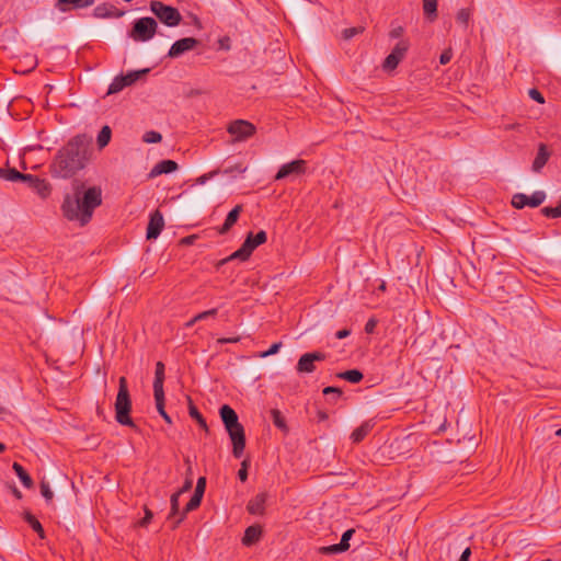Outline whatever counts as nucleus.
I'll use <instances>...</instances> for the list:
<instances>
[{"label": "nucleus", "instance_id": "nucleus-2", "mask_svg": "<svg viewBox=\"0 0 561 561\" xmlns=\"http://www.w3.org/2000/svg\"><path fill=\"white\" fill-rule=\"evenodd\" d=\"M81 188L78 185L72 194H66L60 208L66 219L85 226L92 219L95 208L102 204V190L92 186L82 193Z\"/></svg>", "mask_w": 561, "mask_h": 561}, {"label": "nucleus", "instance_id": "nucleus-36", "mask_svg": "<svg viewBox=\"0 0 561 561\" xmlns=\"http://www.w3.org/2000/svg\"><path fill=\"white\" fill-rule=\"evenodd\" d=\"M346 551L345 548L339 542L331 546H324L319 549L322 554H336Z\"/></svg>", "mask_w": 561, "mask_h": 561}, {"label": "nucleus", "instance_id": "nucleus-39", "mask_svg": "<svg viewBox=\"0 0 561 561\" xmlns=\"http://www.w3.org/2000/svg\"><path fill=\"white\" fill-rule=\"evenodd\" d=\"M271 415H272V420H273V423L276 427L278 428H286V423H285V419L284 416L282 415L280 411L277 410V409H273L271 411Z\"/></svg>", "mask_w": 561, "mask_h": 561}, {"label": "nucleus", "instance_id": "nucleus-23", "mask_svg": "<svg viewBox=\"0 0 561 561\" xmlns=\"http://www.w3.org/2000/svg\"><path fill=\"white\" fill-rule=\"evenodd\" d=\"M0 178L4 179L7 181H11V182H16V181L26 182L27 181V174L21 173L16 169H1L0 168Z\"/></svg>", "mask_w": 561, "mask_h": 561}, {"label": "nucleus", "instance_id": "nucleus-64", "mask_svg": "<svg viewBox=\"0 0 561 561\" xmlns=\"http://www.w3.org/2000/svg\"><path fill=\"white\" fill-rule=\"evenodd\" d=\"M5 450V446L0 442V454Z\"/></svg>", "mask_w": 561, "mask_h": 561}, {"label": "nucleus", "instance_id": "nucleus-56", "mask_svg": "<svg viewBox=\"0 0 561 561\" xmlns=\"http://www.w3.org/2000/svg\"><path fill=\"white\" fill-rule=\"evenodd\" d=\"M240 341V336H233V337H220L218 339L219 344H227V343H238Z\"/></svg>", "mask_w": 561, "mask_h": 561}, {"label": "nucleus", "instance_id": "nucleus-44", "mask_svg": "<svg viewBox=\"0 0 561 561\" xmlns=\"http://www.w3.org/2000/svg\"><path fill=\"white\" fill-rule=\"evenodd\" d=\"M355 530L354 529H347L341 538L340 543L345 548V550H348L350 548V540L353 537Z\"/></svg>", "mask_w": 561, "mask_h": 561}, {"label": "nucleus", "instance_id": "nucleus-35", "mask_svg": "<svg viewBox=\"0 0 561 561\" xmlns=\"http://www.w3.org/2000/svg\"><path fill=\"white\" fill-rule=\"evenodd\" d=\"M399 64H400V60L398 58H396L394 55L389 54L382 62V69L385 71L390 72V71H393L398 67Z\"/></svg>", "mask_w": 561, "mask_h": 561}, {"label": "nucleus", "instance_id": "nucleus-25", "mask_svg": "<svg viewBox=\"0 0 561 561\" xmlns=\"http://www.w3.org/2000/svg\"><path fill=\"white\" fill-rule=\"evenodd\" d=\"M203 496H199L197 494H193L188 503L185 505L183 513L181 516L174 522V527H176L185 517V515L194 510H196L202 502Z\"/></svg>", "mask_w": 561, "mask_h": 561}, {"label": "nucleus", "instance_id": "nucleus-28", "mask_svg": "<svg viewBox=\"0 0 561 561\" xmlns=\"http://www.w3.org/2000/svg\"><path fill=\"white\" fill-rule=\"evenodd\" d=\"M153 396L158 413L163 417V420L168 424H172V420L164 409V393H154Z\"/></svg>", "mask_w": 561, "mask_h": 561}, {"label": "nucleus", "instance_id": "nucleus-62", "mask_svg": "<svg viewBox=\"0 0 561 561\" xmlns=\"http://www.w3.org/2000/svg\"><path fill=\"white\" fill-rule=\"evenodd\" d=\"M13 494L16 499H21L22 497V493L20 490H18L15 486L13 488Z\"/></svg>", "mask_w": 561, "mask_h": 561}, {"label": "nucleus", "instance_id": "nucleus-10", "mask_svg": "<svg viewBox=\"0 0 561 561\" xmlns=\"http://www.w3.org/2000/svg\"><path fill=\"white\" fill-rule=\"evenodd\" d=\"M307 171V161L297 159L283 164L275 175V181H280L289 176H299Z\"/></svg>", "mask_w": 561, "mask_h": 561}, {"label": "nucleus", "instance_id": "nucleus-20", "mask_svg": "<svg viewBox=\"0 0 561 561\" xmlns=\"http://www.w3.org/2000/svg\"><path fill=\"white\" fill-rule=\"evenodd\" d=\"M242 211V206L241 205H237L233 209H231L226 219H225V222L224 225L219 228L218 232L220 234H225L227 233L231 227L238 221V218L240 216V213Z\"/></svg>", "mask_w": 561, "mask_h": 561}, {"label": "nucleus", "instance_id": "nucleus-18", "mask_svg": "<svg viewBox=\"0 0 561 561\" xmlns=\"http://www.w3.org/2000/svg\"><path fill=\"white\" fill-rule=\"evenodd\" d=\"M179 165L173 160H161L150 171L149 178H156L178 170Z\"/></svg>", "mask_w": 561, "mask_h": 561}, {"label": "nucleus", "instance_id": "nucleus-42", "mask_svg": "<svg viewBox=\"0 0 561 561\" xmlns=\"http://www.w3.org/2000/svg\"><path fill=\"white\" fill-rule=\"evenodd\" d=\"M39 489H41V494L43 495V497L47 501V502H50L54 497V493L50 489V485L47 481L45 480H42L41 481V484H39Z\"/></svg>", "mask_w": 561, "mask_h": 561}, {"label": "nucleus", "instance_id": "nucleus-11", "mask_svg": "<svg viewBox=\"0 0 561 561\" xmlns=\"http://www.w3.org/2000/svg\"><path fill=\"white\" fill-rule=\"evenodd\" d=\"M327 355L322 352L305 353L300 356L296 369L299 374H311L316 370V362H323Z\"/></svg>", "mask_w": 561, "mask_h": 561}, {"label": "nucleus", "instance_id": "nucleus-7", "mask_svg": "<svg viewBox=\"0 0 561 561\" xmlns=\"http://www.w3.org/2000/svg\"><path fill=\"white\" fill-rule=\"evenodd\" d=\"M150 11L159 19L161 23L169 27L178 26L182 21V15L176 8L167 5L158 0L150 2Z\"/></svg>", "mask_w": 561, "mask_h": 561}, {"label": "nucleus", "instance_id": "nucleus-12", "mask_svg": "<svg viewBox=\"0 0 561 561\" xmlns=\"http://www.w3.org/2000/svg\"><path fill=\"white\" fill-rule=\"evenodd\" d=\"M198 41L194 37H184L175 43L169 49L168 56L170 58H178L186 51L194 49L198 45Z\"/></svg>", "mask_w": 561, "mask_h": 561}, {"label": "nucleus", "instance_id": "nucleus-4", "mask_svg": "<svg viewBox=\"0 0 561 561\" xmlns=\"http://www.w3.org/2000/svg\"><path fill=\"white\" fill-rule=\"evenodd\" d=\"M131 399L128 390L127 379L122 376L118 379V392L115 400V419L121 425L135 427L130 417Z\"/></svg>", "mask_w": 561, "mask_h": 561}, {"label": "nucleus", "instance_id": "nucleus-61", "mask_svg": "<svg viewBox=\"0 0 561 561\" xmlns=\"http://www.w3.org/2000/svg\"><path fill=\"white\" fill-rule=\"evenodd\" d=\"M197 321H199L198 319H196V316L193 317L190 321L186 322L185 327L186 328H191L193 327Z\"/></svg>", "mask_w": 561, "mask_h": 561}, {"label": "nucleus", "instance_id": "nucleus-13", "mask_svg": "<svg viewBox=\"0 0 561 561\" xmlns=\"http://www.w3.org/2000/svg\"><path fill=\"white\" fill-rule=\"evenodd\" d=\"M25 183L42 198H46L51 192L50 184L45 179L37 175L27 174V181Z\"/></svg>", "mask_w": 561, "mask_h": 561}, {"label": "nucleus", "instance_id": "nucleus-27", "mask_svg": "<svg viewBox=\"0 0 561 561\" xmlns=\"http://www.w3.org/2000/svg\"><path fill=\"white\" fill-rule=\"evenodd\" d=\"M188 414L192 419H194L198 425L205 430L206 432H208V426H207V423H206V420L204 419V416L201 414V412L198 411V409L196 408V405L192 402L191 399H188Z\"/></svg>", "mask_w": 561, "mask_h": 561}, {"label": "nucleus", "instance_id": "nucleus-17", "mask_svg": "<svg viewBox=\"0 0 561 561\" xmlns=\"http://www.w3.org/2000/svg\"><path fill=\"white\" fill-rule=\"evenodd\" d=\"M550 151L545 144H539L537 154L533 162V171L539 173L550 158Z\"/></svg>", "mask_w": 561, "mask_h": 561}, {"label": "nucleus", "instance_id": "nucleus-19", "mask_svg": "<svg viewBox=\"0 0 561 561\" xmlns=\"http://www.w3.org/2000/svg\"><path fill=\"white\" fill-rule=\"evenodd\" d=\"M375 424L374 420L363 422L351 435L353 443H360L373 431Z\"/></svg>", "mask_w": 561, "mask_h": 561}, {"label": "nucleus", "instance_id": "nucleus-55", "mask_svg": "<svg viewBox=\"0 0 561 561\" xmlns=\"http://www.w3.org/2000/svg\"><path fill=\"white\" fill-rule=\"evenodd\" d=\"M193 486V481L191 478H187L185 481H184V484L183 486L178 491V492H181V494L185 493V492H188Z\"/></svg>", "mask_w": 561, "mask_h": 561}, {"label": "nucleus", "instance_id": "nucleus-1", "mask_svg": "<svg viewBox=\"0 0 561 561\" xmlns=\"http://www.w3.org/2000/svg\"><path fill=\"white\" fill-rule=\"evenodd\" d=\"M90 139L85 135L71 138L56 154L50 164L55 178L68 179L82 170L89 159Z\"/></svg>", "mask_w": 561, "mask_h": 561}, {"label": "nucleus", "instance_id": "nucleus-31", "mask_svg": "<svg viewBox=\"0 0 561 561\" xmlns=\"http://www.w3.org/2000/svg\"><path fill=\"white\" fill-rule=\"evenodd\" d=\"M339 378L345 379L351 383H358L364 378L363 373L358 369H350L337 375Z\"/></svg>", "mask_w": 561, "mask_h": 561}, {"label": "nucleus", "instance_id": "nucleus-26", "mask_svg": "<svg viewBox=\"0 0 561 561\" xmlns=\"http://www.w3.org/2000/svg\"><path fill=\"white\" fill-rule=\"evenodd\" d=\"M423 11L431 22L437 19V0H423Z\"/></svg>", "mask_w": 561, "mask_h": 561}, {"label": "nucleus", "instance_id": "nucleus-48", "mask_svg": "<svg viewBox=\"0 0 561 561\" xmlns=\"http://www.w3.org/2000/svg\"><path fill=\"white\" fill-rule=\"evenodd\" d=\"M248 466H249V461L243 460L241 462V468L238 471V477H239L240 481H242V482L247 481V479H248Z\"/></svg>", "mask_w": 561, "mask_h": 561}, {"label": "nucleus", "instance_id": "nucleus-9", "mask_svg": "<svg viewBox=\"0 0 561 561\" xmlns=\"http://www.w3.org/2000/svg\"><path fill=\"white\" fill-rule=\"evenodd\" d=\"M148 72V69L140 71H130L126 76H117L113 79L107 89V94H115L124 90L126 87L134 84L141 75Z\"/></svg>", "mask_w": 561, "mask_h": 561}, {"label": "nucleus", "instance_id": "nucleus-30", "mask_svg": "<svg viewBox=\"0 0 561 561\" xmlns=\"http://www.w3.org/2000/svg\"><path fill=\"white\" fill-rule=\"evenodd\" d=\"M24 519L32 527V529L38 534L41 538L45 537L44 528L34 515H32L30 512H26L24 514Z\"/></svg>", "mask_w": 561, "mask_h": 561}, {"label": "nucleus", "instance_id": "nucleus-6", "mask_svg": "<svg viewBox=\"0 0 561 561\" xmlns=\"http://www.w3.org/2000/svg\"><path fill=\"white\" fill-rule=\"evenodd\" d=\"M158 23L153 18L145 16L134 21L129 36L135 42H148L157 33Z\"/></svg>", "mask_w": 561, "mask_h": 561}, {"label": "nucleus", "instance_id": "nucleus-15", "mask_svg": "<svg viewBox=\"0 0 561 561\" xmlns=\"http://www.w3.org/2000/svg\"><path fill=\"white\" fill-rule=\"evenodd\" d=\"M124 11L118 9L116 5L112 3H101L96 5L93 10V15L98 19H107V18H121L124 15Z\"/></svg>", "mask_w": 561, "mask_h": 561}, {"label": "nucleus", "instance_id": "nucleus-37", "mask_svg": "<svg viewBox=\"0 0 561 561\" xmlns=\"http://www.w3.org/2000/svg\"><path fill=\"white\" fill-rule=\"evenodd\" d=\"M181 496V492H175L171 495V511H170V514L168 516L169 519H172L174 518L178 514H179V499Z\"/></svg>", "mask_w": 561, "mask_h": 561}, {"label": "nucleus", "instance_id": "nucleus-46", "mask_svg": "<svg viewBox=\"0 0 561 561\" xmlns=\"http://www.w3.org/2000/svg\"><path fill=\"white\" fill-rule=\"evenodd\" d=\"M205 488H206V478L205 477L198 478L194 494L203 496L204 492H205Z\"/></svg>", "mask_w": 561, "mask_h": 561}, {"label": "nucleus", "instance_id": "nucleus-47", "mask_svg": "<svg viewBox=\"0 0 561 561\" xmlns=\"http://www.w3.org/2000/svg\"><path fill=\"white\" fill-rule=\"evenodd\" d=\"M152 517H153L152 512L147 506H145V516L142 519L139 520L138 525L140 527H147L149 525V523L151 522Z\"/></svg>", "mask_w": 561, "mask_h": 561}, {"label": "nucleus", "instance_id": "nucleus-3", "mask_svg": "<svg viewBox=\"0 0 561 561\" xmlns=\"http://www.w3.org/2000/svg\"><path fill=\"white\" fill-rule=\"evenodd\" d=\"M221 421L232 443V454L236 458L243 455L245 448V433L243 425L239 422L238 414L228 404L219 409Z\"/></svg>", "mask_w": 561, "mask_h": 561}, {"label": "nucleus", "instance_id": "nucleus-34", "mask_svg": "<svg viewBox=\"0 0 561 561\" xmlns=\"http://www.w3.org/2000/svg\"><path fill=\"white\" fill-rule=\"evenodd\" d=\"M408 49H409V43L407 41H400L393 47V49L390 53V55H394V57L398 58L401 61L404 58Z\"/></svg>", "mask_w": 561, "mask_h": 561}, {"label": "nucleus", "instance_id": "nucleus-52", "mask_svg": "<svg viewBox=\"0 0 561 561\" xmlns=\"http://www.w3.org/2000/svg\"><path fill=\"white\" fill-rule=\"evenodd\" d=\"M377 323H378V321H377L375 318H370V319L366 322V324H365V332H366L367 334H371V333H374V331H375V329H376V327H377Z\"/></svg>", "mask_w": 561, "mask_h": 561}, {"label": "nucleus", "instance_id": "nucleus-32", "mask_svg": "<svg viewBox=\"0 0 561 561\" xmlns=\"http://www.w3.org/2000/svg\"><path fill=\"white\" fill-rule=\"evenodd\" d=\"M111 136H112V130H111L110 126H107V125L103 126L98 135V138H96V144L100 149H103L104 147H106L108 145V142L111 140Z\"/></svg>", "mask_w": 561, "mask_h": 561}, {"label": "nucleus", "instance_id": "nucleus-38", "mask_svg": "<svg viewBox=\"0 0 561 561\" xmlns=\"http://www.w3.org/2000/svg\"><path fill=\"white\" fill-rule=\"evenodd\" d=\"M527 203L528 202H527V195L526 194L517 193V194L513 195V197H512V205L516 209L524 208L525 206H527Z\"/></svg>", "mask_w": 561, "mask_h": 561}, {"label": "nucleus", "instance_id": "nucleus-41", "mask_svg": "<svg viewBox=\"0 0 561 561\" xmlns=\"http://www.w3.org/2000/svg\"><path fill=\"white\" fill-rule=\"evenodd\" d=\"M162 139V136L160 133L154 130L146 131L142 136V140L147 144H157L160 142Z\"/></svg>", "mask_w": 561, "mask_h": 561}, {"label": "nucleus", "instance_id": "nucleus-45", "mask_svg": "<svg viewBox=\"0 0 561 561\" xmlns=\"http://www.w3.org/2000/svg\"><path fill=\"white\" fill-rule=\"evenodd\" d=\"M364 31L363 27H350V28H345L343 31V37L345 39H351L352 37H354L355 35H358L360 34L362 32Z\"/></svg>", "mask_w": 561, "mask_h": 561}, {"label": "nucleus", "instance_id": "nucleus-16", "mask_svg": "<svg viewBox=\"0 0 561 561\" xmlns=\"http://www.w3.org/2000/svg\"><path fill=\"white\" fill-rule=\"evenodd\" d=\"M267 493L262 492L251 499L247 505V510L251 515H263L265 511V503Z\"/></svg>", "mask_w": 561, "mask_h": 561}, {"label": "nucleus", "instance_id": "nucleus-59", "mask_svg": "<svg viewBox=\"0 0 561 561\" xmlns=\"http://www.w3.org/2000/svg\"><path fill=\"white\" fill-rule=\"evenodd\" d=\"M470 556H471V550H470V548H466V549L463 550V552L461 553V556H460V558H459V560H458V561H469Z\"/></svg>", "mask_w": 561, "mask_h": 561}, {"label": "nucleus", "instance_id": "nucleus-53", "mask_svg": "<svg viewBox=\"0 0 561 561\" xmlns=\"http://www.w3.org/2000/svg\"><path fill=\"white\" fill-rule=\"evenodd\" d=\"M323 394H335L336 399H339L342 396V390L340 388L329 386L323 389Z\"/></svg>", "mask_w": 561, "mask_h": 561}, {"label": "nucleus", "instance_id": "nucleus-58", "mask_svg": "<svg viewBox=\"0 0 561 561\" xmlns=\"http://www.w3.org/2000/svg\"><path fill=\"white\" fill-rule=\"evenodd\" d=\"M351 334V331L347 329L340 330L335 333V337L339 340L345 339Z\"/></svg>", "mask_w": 561, "mask_h": 561}, {"label": "nucleus", "instance_id": "nucleus-29", "mask_svg": "<svg viewBox=\"0 0 561 561\" xmlns=\"http://www.w3.org/2000/svg\"><path fill=\"white\" fill-rule=\"evenodd\" d=\"M94 3V0H60V11H67L69 5L75 8H88Z\"/></svg>", "mask_w": 561, "mask_h": 561}, {"label": "nucleus", "instance_id": "nucleus-63", "mask_svg": "<svg viewBox=\"0 0 561 561\" xmlns=\"http://www.w3.org/2000/svg\"><path fill=\"white\" fill-rule=\"evenodd\" d=\"M193 238H194L193 236H192V237H187V238H185L183 241H184L185 243H192Z\"/></svg>", "mask_w": 561, "mask_h": 561}, {"label": "nucleus", "instance_id": "nucleus-49", "mask_svg": "<svg viewBox=\"0 0 561 561\" xmlns=\"http://www.w3.org/2000/svg\"><path fill=\"white\" fill-rule=\"evenodd\" d=\"M280 347H282V342L273 343L267 351H265L261 354V357H268L271 355H274L280 350Z\"/></svg>", "mask_w": 561, "mask_h": 561}, {"label": "nucleus", "instance_id": "nucleus-51", "mask_svg": "<svg viewBox=\"0 0 561 561\" xmlns=\"http://www.w3.org/2000/svg\"><path fill=\"white\" fill-rule=\"evenodd\" d=\"M218 312V309L217 308H213V309H209V310H206V311H203V312H199L196 314V319H198L199 321L201 320H205L209 317H215Z\"/></svg>", "mask_w": 561, "mask_h": 561}, {"label": "nucleus", "instance_id": "nucleus-40", "mask_svg": "<svg viewBox=\"0 0 561 561\" xmlns=\"http://www.w3.org/2000/svg\"><path fill=\"white\" fill-rule=\"evenodd\" d=\"M543 216L548 218H560L561 217V203L556 207H543L541 209Z\"/></svg>", "mask_w": 561, "mask_h": 561}, {"label": "nucleus", "instance_id": "nucleus-60", "mask_svg": "<svg viewBox=\"0 0 561 561\" xmlns=\"http://www.w3.org/2000/svg\"><path fill=\"white\" fill-rule=\"evenodd\" d=\"M211 175H213V173H210V174H204V175H202V176L198 179V182H199L201 184H204V183H205V182H206V181H207Z\"/></svg>", "mask_w": 561, "mask_h": 561}, {"label": "nucleus", "instance_id": "nucleus-50", "mask_svg": "<svg viewBox=\"0 0 561 561\" xmlns=\"http://www.w3.org/2000/svg\"><path fill=\"white\" fill-rule=\"evenodd\" d=\"M528 94H529V96H530L534 101H536V102H538V103H540V104H543V103H545V98H543L542 93H541L539 90H537V89H530V90H529V92H528Z\"/></svg>", "mask_w": 561, "mask_h": 561}, {"label": "nucleus", "instance_id": "nucleus-57", "mask_svg": "<svg viewBox=\"0 0 561 561\" xmlns=\"http://www.w3.org/2000/svg\"><path fill=\"white\" fill-rule=\"evenodd\" d=\"M402 33H403V28L401 26H399V27L391 30L389 35L391 38H398L402 35Z\"/></svg>", "mask_w": 561, "mask_h": 561}, {"label": "nucleus", "instance_id": "nucleus-22", "mask_svg": "<svg viewBox=\"0 0 561 561\" xmlns=\"http://www.w3.org/2000/svg\"><path fill=\"white\" fill-rule=\"evenodd\" d=\"M261 535H262V529L260 526H257V525L249 526L244 531V536L242 538V543L244 546H251V545L255 543L256 541H259Z\"/></svg>", "mask_w": 561, "mask_h": 561}, {"label": "nucleus", "instance_id": "nucleus-21", "mask_svg": "<svg viewBox=\"0 0 561 561\" xmlns=\"http://www.w3.org/2000/svg\"><path fill=\"white\" fill-rule=\"evenodd\" d=\"M163 382H164V364L162 362H158L156 364V371H154L153 394L154 393H164Z\"/></svg>", "mask_w": 561, "mask_h": 561}, {"label": "nucleus", "instance_id": "nucleus-33", "mask_svg": "<svg viewBox=\"0 0 561 561\" xmlns=\"http://www.w3.org/2000/svg\"><path fill=\"white\" fill-rule=\"evenodd\" d=\"M546 199V193L542 191H536L530 196L527 195V206L538 207Z\"/></svg>", "mask_w": 561, "mask_h": 561}, {"label": "nucleus", "instance_id": "nucleus-24", "mask_svg": "<svg viewBox=\"0 0 561 561\" xmlns=\"http://www.w3.org/2000/svg\"><path fill=\"white\" fill-rule=\"evenodd\" d=\"M12 469L25 488L30 489L33 486V480L22 465L13 462Z\"/></svg>", "mask_w": 561, "mask_h": 561}, {"label": "nucleus", "instance_id": "nucleus-43", "mask_svg": "<svg viewBox=\"0 0 561 561\" xmlns=\"http://www.w3.org/2000/svg\"><path fill=\"white\" fill-rule=\"evenodd\" d=\"M470 19V11L468 9H460L457 13L456 20L462 25H467Z\"/></svg>", "mask_w": 561, "mask_h": 561}, {"label": "nucleus", "instance_id": "nucleus-5", "mask_svg": "<svg viewBox=\"0 0 561 561\" xmlns=\"http://www.w3.org/2000/svg\"><path fill=\"white\" fill-rule=\"evenodd\" d=\"M267 240V234L264 230H260L257 233L253 234L250 232L242 245L234 251L232 254L227 256L226 259L220 261V265L226 264L233 260L247 261L252 252L261 244L265 243Z\"/></svg>", "mask_w": 561, "mask_h": 561}, {"label": "nucleus", "instance_id": "nucleus-14", "mask_svg": "<svg viewBox=\"0 0 561 561\" xmlns=\"http://www.w3.org/2000/svg\"><path fill=\"white\" fill-rule=\"evenodd\" d=\"M164 227L163 216L159 210H154L149 218L147 227V239H157Z\"/></svg>", "mask_w": 561, "mask_h": 561}, {"label": "nucleus", "instance_id": "nucleus-54", "mask_svg": "<svg viewBox=\"0 0 561 561\" xmlns=\"http://www.w3.org/2000/svg\"><path fill=\"white\" fill-rule=\"evenodd\" d=\"M451 58H453L451 50L450 49L449 50H445V51L442 53V55L439 57V62L442 65H446V64H448L451 60Z\"/></svg>", "mask_w": 561, "mask_h": 561}, {"label": "nucleus", "instance_id": "nucleus-8", "mask_svg": "<svg viewBox=\"0 0 561 561\" xmlns=\"http://www.w3.org/2000/svg\"><path fill=\"white\" fill-rule=\"evenodd\" d=\"M227 130L234 141H243L255 134V126L248 121L237 119L229 124Z\"/></svg>", "mask_w": 561, "mask_h": 561}]
</instances>
